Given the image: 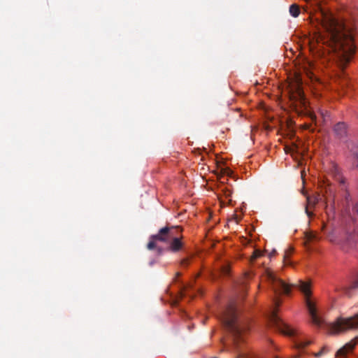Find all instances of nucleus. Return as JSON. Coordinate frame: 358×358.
I'll return each mask as SVG.
<instances>
[{"label": "nucleus", "instance_id": "nucleus-3", "mask_svg": "<svg viewBox=\"0 0 358 358\" xmlns=\"http://www.w3.org/2000/svg\"><path fill=\"white\" fill-rule=\"evenodd\" d=\"M221 320L233 334L234 348L238 352L237 358H252L250 352L242 347L245 342V334L249 327L247 323L238 320L234 302L227 306L221 315Z\"/></svg>", "mask_w": 358, "mask_h": 358}, {"label": "nucleus", "instance_id": "nucleus-2", "mask_svg": "<svg viewBox=\"0 0 358 358\" xmlns=\"http://www.w3.org/2000/svg\"><path fill=\"white\" fill-rule=\"evenodd\" d=\"M287 80L282 84V91L288 96L294 106L299 108L317 124L316 115L309 109L308 103L302 89L303 78L301 71L296 69L286 71Z\"/></svg>", "mask_w": 358, "mask_h": 358}, {"label": "nucleus", "instance_id": "nucleus-12", "mask_svg": "<svg viewBox=\"0 0 358 358\" xmlns=\"http://www.w3.org/2000/svg\"><path fill=\"white\" fill-rule=\"evenodd\" d=\"M289 13L294 17H297L300 14V10L296 4H292L289 6Z\"/></svg>", "mask_w": 358, "mask_h": 358}, {"label": "nucleus", "instance_id": "nucleus-24", "mask_svg": "<svg viewBox=\"0 0 358 358\" xmlns=\"http://www.w3.org/2000/svg\"><path fill=\"white\" fill-rule=\"evenodd\" d=\"M226 173H227V174H228V175H229V173H231V170H228L227 171H226Z\"/></svg>", "mask_w": 358, "mask_h": 358}, {"label": "nucleus", "instance_id": "nucleus-4", "mask_svg": "<svg viewBox=\"0 0 358 358\" xmlns=\"http://www.w3.org/2000/svg\"><path fill=\"white\" fill-rule=\"evenodd\" d=\"M297 287L303 295L305 305L311 318L312 323L320 326L322 324V319L317 315L316 302L312 296L310 282L299 280Z\"/></svg>", "mask_w": 358, "mask_h": 358}, {"label": "nucleus", "instance_id": "nucleus-26", "mask_svg": "<svg viewBox=\"0 0 358 358\" xmlns=\"http://www.w3.org/2000/svg\"><path fill=\"white\" fill-rule=\"evenodd\" d=\"M308 203H310V202H311V199H310V198H308Z\"/></svg>", "mask_w": 358, "mask_h": 358}, {"label": "nucleus", "instance_id": "nucleus-25", "mask_svg": "<svg viewBox=\"0 0 358 358\" xmlns=\"http://www.w3.org/2000/svg\"><path fill=\"white\" fill-rule=\"evenodd\" d=\"M309 344H310V342H308V343L304 344L303 347H306V346L308 345Z\"/></svg>", "mask_w": 358, "mask_h": 358}, {"label": "nucleus", "instance_id": "nucleus-7", "mask_svg": "<svg viewBox=\"0 0 358 358\" xmlns=\"http://www.w3.org/2000/svg\"><path fill=\"white\" fill-rule=\"evenodd\" d=\"M280 303V302L278 300L275 301V308L270 316L271 322L280 333L286 336H292L294 334V330L285 323L278 315V308Z\"/></svg>", "mask_w": 358, "mask_h": 358}, {"label": "nucleus", "instance_id": "nucleus-20", "mask_svg": "<svg viewBox=\"0 0 358 358\" xmlns=\"http://www.w3.org/2000/svg\"><path fill=\"white\" fill-rule=\"evenodd\" d=\"M353 210L358 214V203L353 207Z\"/></svg>", "mask_w": 358, "mask_h": 358}, {"label": "nucleus", "instance_id": "nucleus-17", "mask_svg": "<svg viewBox=\"0 0 358 358\" xmlns=\"http://www.w3.org/2000/svg\"><path fill=\"white\" fill-rule=\"evenodd\" d=\"M358 287V276L352 280L350 282L349 288L350 289H355Z\"/></svg>", "mask_w": 358, "mask_h": 358}, {"label": "nucleus", "instance_id": "nucleus-23", "mask_svg": "<svg viewBox=\"0 0 358 358\" xmlns=\"http://www.w3.org/2000/svg\"><path fill=\"white\" fill-rule=\"evenodd\" d=\"M341 247H342V248H343V250H348V248H345V245L344 244H341Z\"/></svg>", "mask_w": 358, "mask_h": 358}, {"label": "nucleus", "instance_id": "nucleus-6", "mask_svg": "<svg viewBox=\"0 0 358 358\" xmlns=\"http://www.w3.org/2000/svg\"><path fill=\"white\" fill-rule=\"evenodd\" d=\"M358 328V313L350 317H339L330 327V333L337 334Z\"/></svg>", "mask_w": 358, "mask_h": 358}, {"label": "nucleus", "instance_id": "nucleus-13", "mask_svg": "<svg viewBox=\"0 0 358 358\" xmlns=\"http://www.w3.org/2000/svg\"><path fill=\"white\" fill-rule=\"evenodd\" d=\"M329 348L327 345H324L321 348V350L319 352L315 353L314 356L317 358H319L322 355L327 354L329 352Z\"/></svg>", "mask_w": 358, "mask_h": 358}, {"label": "nucleus", "instance_id": "nucleus-18", "mask_svg": "<svg viewBox=\"0 0 358 358\" xmlns=\"http://www.w3.org/2000/svg\"><path fill=\"white\" fill-rule=\"evenodd\" d=\"M320 115L322 117L324 120H325L326 117H329L327 111H325V112L320 111Z\"/></svg>", "mask_w": 358, "mask_h": 358}, {"label": "nucleus", "instance_id": "nucleus-10", "mask_svg": "<svg viewBox=\"0 0 358 358\" xmlns=\"http://www.w3.org/2000/svg\"><path fill=\"white\" fill-rule=\"evenodd\" d=\"M358 337L351 340L349 343H346L343 348L338 350L335 358H348V355L350 353L355 345Z\"/></svg>", "mask_w": 358, "mask_h": 358}, {"label": "nucleus", "instance_id": "nucleus-8", "mask_svg": "<svg viewBox=\"0 0 358 358\" xmlns=\"http://www.w3.org/2000/svg\"><path fill=\"white\" fill-rule=\"evenodd\" d=\"M268 279L272 284L275 292L284 293L288 294L291 291V287L280 279H278L275 275L271 272L268 273Z\"/></svg>", "mask_w": 358, "mask_h": 358}, {"label": "nucleus", "instance_id": "nucleus-27", "mask_svg": "<svg viewBox=\"0 0 358 358\" xmlns=\"http://www.w3.org/2000/svg\"><path fill=\"white\" fill-rule=\"evenodd\" d=\"M306 213H308V216H310V213H308V210L306 209Z\"/></svg>", "mask_w": 358, "mask_h": 358}, {"label": "nucleus", "instance_id": "nucleus-9", "mask_svg": "<svg viewBox=\"0 0 358 358\" xmlns=\"http://www.w3.org/2000/svg\"><path fill=\"white\" fill-rule=\"evenodd\" d=\"M182 229L173 237V239L168 243L167 249L171 252H177L181 250L184 246L182 241L183 236L182 235Z\"/></svg>", "mask_w": 358, "mask_h": 358}, {"label": "nucleus", "instance_id": "nucleus-21", "mask_svg": "<svg viewBox=\"0 0 358 358\" xmlns=\"http://www.w3.org/2000/svg\"><path fill=\"white\" fill-rule=\"evenodd\" d=\"M187 263H188V259H183V260L182 261V262H181V264H182V265H184V266L187 265Z\"/></svg>", "mask_w": 358, "mask_h": 358}, {"label": "nucleus", "instance_id": "nucleus-16", "mask_svg": "<svg viewBox=\"0 0 358 358\" xmlns=\"http://www.w3.org/2000/svg\"><path fill=\"white\" fill-rule=\"evenodd\" d=\"M292 251V250L290 249L289 250L286 251L285 253L284 258H283V263L286 266L291 264V263L289 261V257L291 255Z\"/></svg>", "mask_w": 358, "mask_h": 358}, {"label": "nucleus", "instance_id": "nucleus-22", "mask_svg": "<svg viewBox=\"0 0 358 358\" xmlns=\"http://www.w3.org/2000/svg\"><path fill=\"white\" fill-rule=\"evenodd\" d=\"M303 128H304V129H310V124H305L303 125Z\"/></svg>", "mask_w": 358, "mask_h": 358}, {"label": "nucleus", "instance_id": "nucleus-19", "mask_svg": "<svg viewBox=\"0 0 358 358\" xmlns=\"http://www.w3.org/2000/svg\"><path fill=\"white\" fill-rule=\"evenodd\" d=\"M306 237L309 241H312L315 238V235L313 234L312 233H309L307 234Z\"/></svg>", "mask_w": 358, "mask_h": 358}, {"label": "nucleus", "instance_id": "nucleus-1", "mask_svg": "<svg viewBox=\"0 0 358 358\" xmlns=\"http://www.w3.org/2000/svg\"><path fill=\"white\" fill-rule=\"evenodd\" d=\"M305 1L315 7L310 19L315 31L308 38L309 50L318 57H331L343 66L350 63L355 52L352 30L322 8L318 0Z\"/></svg>", "mask_w": 358, "mask_h": 358}, {"label": "nucleus", "instance_id": "nucleus-11", "mask_svg": "<svg viewBox=\"0 0 358 358\" xmlns=\"http://www.w3.org/2000/svg\"><path fill=\"white\" fill-rule=\"evenodd\" d=\"M334 130L338 136L343 137L346 134V124L344 122H338L334 126Z\"/></svg>", "mask_w": 358, "mask_h": 358}, {"label": "nucleus", "instance_id": "nucleus-14", "mask_svg": "<svg viewBox=\"0 0 358 358\" xmlns=\"http://www.w3.org/2000/svg\"><path fill=\"white\" fill-rule=\"evenodd\" d=\"M263 255V252L259 250H255L253 252L252 255L250 257V262H252L255 261L257 258L262 257Z\"/></svg>", "mask_w": 358, "mask_h": 358}, {"label": "nucleus", "instance_id": "nucleus-5", "mask_svg": "<svg viewBox=\"0 0 358 358\" xmlns=\"http://www.w3.org/2000/svg\"><path fill=\"white\" fill-rule=\"evenodd\" d=\"M180 229L181 228L179 227L173 226L162 228L157 234L150 237L147 245L148 249L150 250H156L159 252H161L162 248L159 245V243H164L168 245L171 240L173 238L174 236L180 231Z\"/></svg>", "mask_w": 358, "mask_h": 358}, {"label": "nucleus", "instance_id": "nucleus-15", "mask_svg": "<svg viewBox=\"0 0 358 358\" xmlns=\"http://www.w3.org/2000/svg\"><path fill=\"white\" fill-rule=\"evenodd\" d=\"M306 70V76L308 77L311 80H317V77L315 76V74L310 71L311 69H304Z\"/></svg>", "mask_w": 358, "mask_h": 358}, {"label": "nucleus", "instance_id": "nucleus-28", "mask_svg": "<svg viewBox=\"0 0 358 358\" xmlns=\"http://www.w3.org/2000/svg\"><path fill=\"white\" fill-rule=\"evenodd\" d=\"M214 358H217V357H214Z\"/></svg>", "mask_w": 358, "mask_h": 358}]
</instances>
